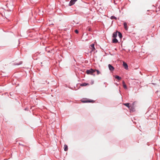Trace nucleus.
<instances>
[{
    "instance_id": "1",
    "label": "nucleus",
    "mask_w": 160,
    "mask_h": 160,
    "mask_svg": "<svg viewBox=\"0 0 160 160\" xmlns=\"http://www.w3.org/2000/svg\"><path fill=\"white\" fill-rule=\"evenodd\" d=\"M96 71V69H93L92 68L87 70L86 73L88 74L92 75L93 73Z\"/></svg>"
},
{
    "instance_id": "2",
    "label": "nucleus",
    "mask_w": 160,
    "mask_h": 160,
    "mask_svg": "<svg viewBox=\"0 0 160 160\" xmlns=\"http://www.w3.org/2000/svg\"><path fill=\"white\" fill-rule=\"evenodd\" d=\"M136 103V102H134L131 105H130V110L133 111L135 107L136 106L135 105V104Z\"/></svg>"
},
{
    "instance_id": "3",
    "label": "nucleus",
    "mask_w": 160,
    "mask_h": 160,
    "mask_svg": "<svg viewBox=\"0 0 160 160\" xmlns=\"http://www.w3.org/2000/svg\"><path fill=\"white\" fill-rule=\"evenodd\" d=\"M109 70L111 71H112L114 70V68L111 64H109L108 65Z\"/></svg>"
},
{
    "instance_id": "4",
    "label": "nucleus",
    "mask_w": 160,
    "mask_h": 160,
    "mask_svg": "<svg viewBox=\"0 0 160 160\" xmlns=\"http://www.w3.org/2000/svg\"><path fill=\"white\" fill-rule=\"evenodd\" d=\"M77 0H71L69 2V5L70 6H71L73 5L76 2Z\"/></svg>"
},
{
    "instance_id": "5",
    "label": "nucleus",
    "mask_w": 160,
    "mask_h": 160,
    "mask_svg": "<svg viewBox=\"0 0 160 160\" xmlns=\"http://www.w3.org/2000/svg\"><path fill=\"white\" fill-rule=\"evenodd\" d=\"M91 51V52H93L95 50V48H94V44H92L90 45V47Z\"/></svg>"
},
{
    "instance_id": "6",
    "label": "nucleus",
    "mask_w": 160,
    "mask_h": 160,
    "mask_svg": "<svg viewBox=\"0 0 160 160\" xmlns=\"http://www.w3.org/2000/svg\"><path fill=\"white\" fill-rule=\"evenodd\" d=\"M82 102L83 103L93 102H94V101L93 100H82Z\"/></svg>"
},
{
    "instance_id": "7",
    "label": "nucleus",
    "mask_w": 160,
    "mask_h": 160,
    "mask_svg": "<svg viewBox=\"0 0 160 160\" xmlns=\"http://www.w3.org/2000/svg\"><path fill=\"white\" fill-rule=\"evenodd\" d=\"M123 65L124 67V68L126 69V70L128 69V65L125 62H123Z\"/></svg>"
},
{
    "instance_id": "8",
    "label": "nucleus",
    "mask_w": 160,
    "mask_h": 160,
    "mask_svg": "<svg viewBox=\"0 0 160 160\" xmlns=\"http://www.w3.org/2000/svg\"><path fill=\"white\" fill-rule=\"evenodd\" d=\"M124 27L125 29L127 30L128 29V27L127 25V23L126 22H124L123 23Z\"/></svg>"
},
{
    "instance_id": "9",
    "label": "nucleus",
    "mask_w": 160,
    "mask_h": 160,
    "mask_svg": "<svg viewBox=\"0 0 160 160\" xmlns=\"http://www.w3.org/2000/svg\"><path fill=\"white\" fill-rule=\"evenodd\" d=\"M117 33H118V31H117L116 32H113L112 35V37L114 38H116L117 36Z\"/></svg>"
},
{
    "instance_id": "10",
    "label": "nucleus",
    "mask_w": 160,
    "mask_h": 160,
    "mask_svg": "<svg viewBox=\"0 0 160 160\" xmlns=\"http://www.w3.org/2000/svg\"><path fill=\"white\" fill-rule=\"evenodd\" d=\"M112 42L113 43H117L118 42V40L115 38L112 39Z\"/></svg>"
},
{
    "instance_id": "11",
    "label": "nucleus",
    "mask_w": 160,
    "mask_h": 160,
    "mask_svg": "<svg viewBox=\"0 0 160 160\" xmlns=\"http://www.w3.org/2000/svg\"><path fill=\"white\" fill-rule=\"evenodd\" d=\"M123 104L126 106V107H128L130 109V108H131L130 106L129 105L130 103H124Z\"/></svg>"
},
{
    "instance_id": "12",
    "label": "nucleus",
    "mask_w": 160,
    "mask_h": 160,
    "mask_svg": "<svg viewBox=\"0 0 160 160\" xmlns=\"http://www.w3.org/2000/svg\"><path fill=\"white\" fill-rule=\"evenodd\" d=\"M87 85H89V84L86 83H83L80 84V86H85Z\"/></svg>"
},
{
    "instance_id": "13",
    "label": "nucleus",
    "mask_w": 160,
    "mask_h": 160,
    "mask_svg": "<svg viewBox=\"0 0 160 160\" xmlns=\"http://www.w3.org/2000/svg\"><path fill=\"white\" fill-rule=\"evenodd\" d=\"M122 84L123 88L125 89L127 88V87L126 84H125V82L124 81H122Z\"/></svg>"
},
{
    "instance_id": "14",
    "label": "nucleus",
    "mask_w": 160,
    "mask_h": 160,
    "mask_svg": "<svg viewBox=\"0 0 160 160\" xmlns=\"http://www.w3.org/2000/svg\"><path fill=\"white\" fill-rule=\"evenodd\" d=\"M64 150L65 151H66L68 150V147L66 144L64 145Z\"/></svg>"
},
{
    "instance_id": "15",
    "label": "nucleus",
    "mask_w": 160,
    "mask_h": 160,
    "mask_svg": "<svg viewBox=\"0 0 160 160\" xmlns=\"http://www.w3.org/2000/svg\"><path fill=\"white\" fill-rule=\"evenodd\" d=\"M118 36L120 38H122V34L120 32H118Z\"/></svg>"
},
{
    "instance_id": "16",
    "label": "nucleus",
    "mask_w": 160,
    "mask_h": 160,
    "mask_svg": "<svg viewBox=\"0 0 160 160\" xmlns=\"http://www.w3.org/2000/svg\"><path fill=\"white\" fill-rule=\"evenodd\" d=\"M115 77L118 80H120L121 79V78L118 76H115Z\"/></svg>"
},
{
    "instance_id": "17",
    "label": "nucleus",
    "mask_w": 160,
    "mask_h": 160,
    "mask_svg": "<svg viewBox=\"0 0 160 160\" xmlns=\"http://www.w3.org/2000/svg\"><path fill=\"white\" fill-rule=\"evenodd\" d=\"M96 71L97 72V75H98L100 74V72L99 70L96 69Z\"/></svg>"
},
{
    "instance_id": "18",
    "label": "nucleus",
    "mask_w": 160,
    "mask_h": 160,
    "mask_svg": "<svg viewBox=\"0 0 160 160\" xmlns=\"http://www.w3.org/2000/svg\"><path fill=\"white\" fill-rule=\"evenodd\" d=\"M111 18V19H117V18L116 17H115V16H112Z\"/></svg>"
},
{
    "instance_id": "19",
    "label": "nucleus",
    "mask_w": 160,
    "mask_h": 160,
    "mask_svg": "<svg viewBox=\"0 0 160 160\" xmlns=\"http://www.w3.org/2000/svg\"><path fill=\"white\" fill-rule=\"evenodd\" d=\"M75 32L76 33L78 34V31L77 30H76L75 31Z\"/></svg>"
},
{
    "instance_id": "20",
    "label": "nucleus",
    "mask_w": 160,
    "mask_h": 160,
    "mask_svg": "<svg viewBox=\"0 0 160 160\" xmlns=\"http://www.w3.org/2000/svg\"><path fill=\"white\" fill-rule=\"evenodd\" d=\"M22 63V62H20L18 64H15L17 65H19L21 64Z\"/></svg>"
},
{
    "instance_id": "21",
    "label": "nucleus",
    "mask_w": 160,
    "mask_h": 160,
    "mask_svg": "<svg viewBox=\"0 0 160 160\" xmlns=\"http://www.w3.org/2000/svg\"><path fill=\"white\" fill-rule=\"evenodd\" d=\"M88 30L89 31H91V28H88Z\"/></svg>"
}]
</instances>
